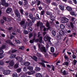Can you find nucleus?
<instances>
[{"instance_id":"obj_12","label":"nucleus","mask_w":77,"mask_h":77,"mask_svg":"<svg viewBox=\"0 0 77 77\" xmlns=\"http://www.w3.org/2000/svg\"><path fill=\"white\" fill-rule=\"evenodd\" d=\"M15 62L13 60H12L9 63V65L10 66H13L14 65Z\"/></svg>"},{"instance_id":"obj_36","label":"nucleus","mask_w":77,"mask_h":77,"mask_svg":"<svg viewBox=\"0 0 77 77\" xmlns=\"http://www.w3.org/2000/svg\"><path fill=\"white\" fill-rule=\"evenodd\" d=\"M35 70L36 71H39L41 70V69L39 67H36L35 68Z\"/></svg>"},{"instance_id":"obj_37","label":"nucleus","mask_w":77,"mask_h":77,"mask_svg":"<svg viewBox=\"0 0 77 77\" xmlns=\"http://www.w3.org/2000/svg\"><path fill=\"white\" fill-rule=\"evenodd\" d=\"M14 68L15 69H17V68H18V63H17L14 65Z\"/></svg>"},{"instance_id":"obj_13","label":"nucleus","mask_w":77,"mask_h":77,"mask_svg":"<svg viewBox=\"0 0 77 77\" xmlns=\"http://www.w3.org/2000/svg\"><path fill=\"white\" fill-rule=\"evenodd\" d=\"M70 25H68V27H69V28H71V27L72 29H74V24L72 22H70Z\"/></svg>"},{"instance_id":"obj_28","label":"nucleus","mask_w":77,"mask_h":77,"mask_svg":"<svg viewBox=\"0 0 77 77\" xmlns=\"http://www.w3.org/2000/svg\"><path fill=\"white\" fill-rule=\"evenodd\" d=\"M4 48H6V46L4 45H3L2 47L0 48V50L1 51H2V49H4Z\"/></svg>"},{"instance_id":"obj_44","label":"nucleus","mask_w":77,"mask_h":77,"mask_svg":"<svg viewBox=\"0 0 77 77\" xmlns=\"http://www.w3.org/2000/svg\"><path fill=\"white\" fill-rule=\"evenodd\" d=\"M58 54V53L57 54L56 52H55L53 53L52 55L54 56H55V57H56L57 56Z\"/></svg>"},{"instance_id":"obj_23","label":"nucleus","mask_w":77,"mask_h":77,"mask_svg":"<svg viewBox=\"0 0 77 77\" xmlns=\"http://www.w3.org/2000/svg\"><path fill=\"white\" fill-rule=\"evenodd\" d=\"M29 18L31 19H32V18L33 17V14H32V13H30L29 14Z\"/></svg>"},{"instance_id":"obj_11","label":"nucleus","mask_w":77,"mask_h":77,"mask_svg":"<svg viewBox=\"0 0 77 77\" xmlns=\"http://www.w3.org/2000/svg\"><path fill=\"white\" fill-rule=\"evenodd\" d=\"M2 52L0 53V59H2L5 55L4 54H3L4 53V51L3 50H2L1 51Z\"/></svg>"},{"instance_id":"obj_19","label":"nucleus","mask_w":77,"mask_h":77,"mask_svg":"<svg viewBox=\"0 0 77 77\" xmlns=\"http://www.w3.org/2000/svg\"><path fill=\"white\" fill-rule=\"evenodd\" d=\"M62 36L61 35L59 34H57L56 36L57 38L58 39H62Z\"/></svg>"},{"instance_id":"obj_59","label":"nucleus","mask_w":77,"mask_h":77,"mask_svg":"<svg viewBox=\"0 0 77 77\" xmlns=\"http://www.w3.org/2000/svg\"><path fill=\"white\" fill-rule=\"evenodd\" d=\"M4 64V62L2 61H0V65H3Z\"/></svg>"},{"instance_id":"obj_6","label":"nucleus","mask_w":77,"mask_h":77,"mask_svg":"<svg viewBox=\"0 0 77 77\" xmlns=\"http://www.w3.org/2000/svg\"><path fill=\"white\" fill-rule=\"evenodd\" d=\"M1 5L3 6H4L5 7H8L9 6V4L8 3H6V1L1 2Z\"/></svg>"},{"instance_id":"obj_49","label":"nucleus","mask_w":77,"mask_h":77,"mask_svg":"<svg viewBox=\"0 0 77 77\" xmlns=\"http://www.w3.org/2000/svg\"><path fill=\"white\" fill-rule=\"evenodd\" d=\"M10 45H11V46H13L14 47H15V45L13 43H12V42H11L9 44Z\"/></svg>"},{"instance_id":"obj_1","label":"nucleus","mask_w":77,"mask_h":77,"mask_svg":"<svg viewBox=\"0 0 77 77\" xmlns=\"http://www.w3.org/2000/svg\"><path fill=\"white\" fill-rule=\"evenodd\" d=\"M31 20H32V21L30 20L29 19H28L27 20V21L26 22V26L27 25H28L29 27H31L32 26V25L33 24V23H35V21H36V19H35V17H33L31 19Z\"/></svg>"},{"instance_id":"obj_29","label":"nucleus","mask_w":77,"mask_h":77,"mask_svg":"<svg viewBox=\"0 0 77 77\" xmlns=\"http://www.w3.org/2000/svg\"><path fill=\"white\" fill-rule=\"evenodd\" d=\"M32 59L35 62H37V61H38V57L35 56H33V58H32Z\"/></svg>"},{"instance_id":"obj_15","label":"nucleus","mask_w":77,"mask_h":77,"mask_svg":"<svg viewBox=\"0 0 77 77\" xmlns=\"http://www.w3.org/2000/svg\"><path fill=\"white\" fill-rule=\"evenodd\" d=\"M66 9L68 11L70 12V11H72V8L71 7H69V6H67L66 7Z\"/></svg>"},{"instance_id":"obj_2","label":"nucleus","mask_w":77,"mask_h":77,"mask_svg":"<svg viewBox=\"0 0 77 77\" xmlns=\"http://www.w3.org/2000/svg\"><path fill=\"white\" fill-rule=\"evenodd\" d=\"M38 48L40 49L41 52L42 53H45L47 52V51L46 50V48L44 46H42L41 47V45L40 44L38 45Z\"/></svg>"},{"instance_id":"obj_33","label":"nucleus","mask_w":77,"mask_h":77,"mask_svg":"<svg viewBox=\"0 0 77 77\" xmlns=\"http://www.w3.org/2000/svg\"><path fill=\"white\" fill-rule=\"evenodd\" d=\"M28 29L29 32H32V31L33 30V29L31 27H29Z\"/></svg>"},{"instance_id":"obj_54","label":"nucleus","mask_w":77,"mask_h":77,"mask_svg":"<svg viewBox=\"0 0 77 77\" xmlns=\"http://www.w3.org/2000/svg\"><path fill=\"white\" fill-rule=\"evenodd\" d=\"M11 42V41L10 40H7L6 41V43H7V44H8L10 43Z\"/></svg>"},{"instance_id":"obj_51","label":"nucleus","mask_w":77,"mask_h":77,"mask_svg":"<svg viewBox=\"0 0 77 77\" xmlns=\"http://www.w3.org/2000/svg\"><path fill=\"white\" fill-rule=\"evenodd\" d=\"M19 49L22 50H24V46H22L21 47L19 48Z\"/></svg>"},{"instance_id":"obj_42","label":"nucleus","mask_w":77,"mask_h":77,"mask_svg":"<svg viewBox=\"0 0 77 77\" xmlns=\"http://www.w3.org/2000/svg\"><path fill=\"white\" fill-rule=\"evenodd\" d=\"M33 35L32 33H30L29 34V38H30L32 37H33Z\"/></svg>"},{"instance_id":"obj_22","label":"nucleus","mask_w":77,"mask_h":77,"mask_svg":"<svg viewBox=\"0 0 77 77\" xmlns=\"http://www.w3.org/2000/svg\"><path fill=\"white\" fill-rule=\"evenodd\" d=\"M46 14L47 15H49V16H51L52 15H53L52 12L49 11H46Z\"/></svg>"},{"instance_id":"obj_14","label":"nucleus","mask_w":77,"mask_h":77,"mask_svg":"<svg viewBox=\"0 0 77 77\" xmlns=\"http://www.w3.org/2000/svg\"><path fill=\"white\" fill-rule=\"evenodd\" d=\"M16 57V55L11 54L10 56H9V57L10 59H14Z\"/></svg>"},{"instance_id":"obj_38","label":"nucleus","mask_w":77,"mask_h":77,"mask_svg":"<svg viewBox=\"0 0 77 77\" xmlns=\"http://www.w3.org/2000/svg\"><path fill=\"white\" fill-rule=\"evenodd\" d=\"M39 64L40 65H42L44 68H45V63H39Z\"/></svg>"},{"instance_id":"obj_16","label":"nucleus","mask_w":77,"mask_h":77,"mask_svg":"<svg viewBox=\"0 0 77 77\" xmlns=\"http://www.w3.org/2000/svg\"><path fill=\"white\" fill-rule=\"evenodd\" d=\"M15 59H16L17 60H18V61H23V58H21L20 57L17 56L15 57Z\"/></svg>"},{"instance_id":"obj_53","label":"nucleus","mask_w":77,"mask_h":77,"mask_svg":"<svg viewBox=\"0 0 77 77\" xmlns=\"http://www.w3.org/2000/svg\"><path fill=\"white\" fill-rule=\"evenodd\" d=\"M23 11L24 10L23 9L20 10V12L22 15H23L24 14V13H23Z\"/></svg>"},{"instance_id":"obj_61","label":"nucleus","mask_w":77,"mask_h":77,"mask_svg":"<svg viewBox=\"0 0 77 77\" xmlns=\"http://www.w3.org/2000/svg\"><path fill=\"white\" fill-rule=\"evenodd\" d=\"M23 71H25V72H26L27 71V68L26 67H23Z\"/></svg>"},{"instance_id":"obj_9","label":"nucleus","mask_w":77,"mask_h":77,"mask_svg":"<svg viewBox=\"0 0 77 77\" xmlns=\"http://www.w3.org/2000/svg\"><path fill=\"white\" fill-rule=\"evenodd\" d=\"M59 7L61 11H64V9H65V5H59Z\"/></svg>"},{"instance_id":"obj_31","label":"nucleus","mask_w":77,"mask_h":77,"mask_svg":"<svg viewBox=\"0 0 77 77\" xmlns=\"http://www.w3.org/2000/svg\"><path fill=\"white\" fill-rule=\"evenodd\" d=\"M42 27H45V26H43V23H40V28L42 29Z\"/></svg>"},{"instance_id":"obj_52","label":"nucleus","mask_w":77,"mask_h":77,"mask_svg":"<svg viewBox=\"0 0 77 77\" xmlns=\"http://www.w3.org/2000/svg\"><path fill=\"white\" fill-rule=\"evenodd\" d=\"M16 71L17 72H20L21 71V68L18 69L16 70Z\"/></svg>"},{"instance_id":"obj_56","label":"nucleus","mask_w":77,"mask_h":77,"mask_svg":"<svg viewBox=\"0 0 77 77\" xmlns=\"http://www.w3.org/2000/svg\"><path fill=\"white\" fill-rule=\"evenodd\" d=\"M38 8L40 11H41V10H42V6L41 5H40V6L38 7Z\"/></svg>"},{"instance_id":"obj_40","label":"nucleus","mask_w":77,"mask_h":77,"mask_svg":"<svg viewBox=\"0 0 77 77\" xmlns=\"http://www.w3.org/2000/svg\"><path fill=\"white\" fill-rule=\"evenodd\" d=\"M35 17L37 20H39V19H40V18H39V15L38 14H36V16H35Z\"/></svg>"},{"instance_id":"obj_34","label":"nucleus","mask_w":77,"mask_h":77,"mask_svg":"<svg viewBox=\"0 0 77 77\" xmlns=\"http://www.w3.org/2000/svg\"><path fill=\"white\" fill-rule=\"evenodd\" d=\"M39 42L40 43H42V36H41L39 38Z\"/></svg>"},{"instance_id":"obj_50","label":"nucleus","mask_w":77,"mask_h":77,"mask_svg":"<svg viewBox=\"0 0 77 77\" xmlns=\"http://www.w3.org/2000/svg\"><path fill=\"white\" fill-rule=\"evenodd\" d=\"M17 51V50L13 49L11 51V53H15Z\"/></svg>"},{"instance_id":"obj_27","label":"nucleus","mask_w":77,"mask_h":77,"mask_svg":"<svg viewBox=\"0 0 77 77\" xmlns=\"http://www.w3.org/2000/svg\"><path fill=\"white\" fill-rule=\"evenodd\" d=\"M51 33L52 35H53V36H54L56 35V32L55 30H53L52 31Z\"/></svg>"},{"instance_id":"obj_3","label":"nucleus","mask_w":77,"mask_h":77,"mask_svg":"<svg viewBox=\"0 0 77 77\" xmlns=\"http://www.w3.org/2000/svg\"><path fill=\"white\" fill-rule=\"evenodd\" d=\"M69 21V19L65 17H63L61 20V22L62 23H67Z\"/></svg>"},{"instance_id":"obj_57","label":"nucleus","mask_w":77,"mask_h":77,"mask_svg":"<svg viewBox=\"0 0 77 77\" xmlns=\"http://www.w3.org/2000/svg\"><path fill=\"white\" fill-rule=\"evenodd\" d=\"M27 4V1H24L23 3V6H25Z\"/></svg>"},{"instance_id":"obj_26","label":"nucleus","mask_w":77,"mask_h":77,"mask_svg":"<svg viewBox=\"0 0 77 77\" xmlns=\"http://www.w3.org/2000/svg\"><path fill=\"white\" fill-rule=\"evenodd\" d=\"M51 4L52 6H57V4L55 2H52L51 3Z\"/></svg>"},{"instance_id":"obj_8","label":"nucleus","mask_w":77,"mask_h":77,"mask_svg":"<svg viewBox=\"0 0 77 77\" xmlns=\"http://www.w3.org/2000/svg\"><path fill=\"white\" fill-rule=\"evenodd\" d=\"M51 38L49 37L48 36H47L46 37L44 38V40L46 42L47 41H51Z\"/></svg>"},{"instance_id":"obj_64","label":"nucleus","mask_w":77,"mask_h":77,"mask_svg":"<svg viewBox=\"0 0 77 77\" xmlns=\"http://www.w3.org/2000/svg\"><path fill=\"white\" fill-rule=\"evenodd\" d=\"M42 62H43V63H49L48 62L45 61L44 60H42Z\"/></svg>"},{"instance_id":"obj_7","label":"nucleus","mask_w":77,"mask_h":77,"mask_svg":"<svg viewBox=\"0 0 77 77\" xmlns=\"http://www.w3.org/2000/svg\"><path fill=\"white\" fill-rule=\"evenodd\" d=\"M12 9L11 8H8L6 10V12L7 14H9L12 12Z\"/></svg>"},{"instance_id":"obj_58","label":"nucleus","mask_w":77,"mask_h":77,"mask_svg":"<svg viewBox=\"0 0 77 77\" xmlns=\"http://www.w3.org/2000/svg\"><path fill=\"white\" fill-rule=\"evenodd\" d=\"M36 3V2L35 1H32L31 2V5L32 6H33L34 5H35Z\"/></svg>"},{"instance_id":"obj_55","label":"nucleus","mask_w":77,"mask_h":77,"mask_svg":"<svg viewBox=\"0 0 77 77\" xmlns=\"http://www.w3.org/2000/svg\"><path fill=\"white\" fill-rule=\"evenodd\" d=\"M2 18L3 20H4L5 21H7V18L6 17H5V16H3L2 17Z\"/></svg>"},{"instance_id":"obj_24","label":"nucleus","mask_w":77,"mask_h":77,"mask_svg":"<svg viewBox=\"0 0 77 77\" xmlns=\"http://www.w3.org/2000/svg\"><path fill=\"white\" fill-rule=\"evenodd\" d=\"M71 20L72 22V23H73L74 24V23H75V22L76 21V19L75 18L72 17L71 19Z\"/></svg>"},{"instance_id":"obj_60","label":"nucleus","mask_w":77,"mask_h":77,"mask_svg":"<svg viewBox=\"0 0 77 77\" xmlns=\"http://www.w3.org/2000/svg\"><path fill=\"white\" fill-rule=\"evenodd\" d=\"M44 12H45V11L44 10H42L41 11V15H44Z\"/></svg>"},{"instance_id":"obj_45","label":"nucleus","mask_w":77,"mask_h":77,"mask_svg":"<svg viewBox=\"0 0 77 77\" xmlns=\"http://www.w3.org/2000/svg\"><path fill=\"white\" fill-rule=\"evenodd\" d=\"M70 13L71 15L72 16H74V15H75V12H74V11L70 12Z\"/></svg>"},{"instance_id":"obj_21","label":"nucleus","mask_w":77,"mask_h":77,"mask_svg":"<svg viewBox=\"0 0 77 77\" xmlns=\"http://www.w3.org/2000/svg\"><path fill=\"white\" fill-rule=\"evenodd\" d=\"M60 28L61 29H62L63 30L65 28V25L63 24H61L60 25Z\"/></svg>"},{"instance_id":"obj_43","label":"nucleus","mask_w":77,"mask_h":77,"mask_svg":"<svg viewBox=\"0 0 77 77\" xmlns=\"http://www.w3.org/2000/svg\"><path fill=\"white\" fill-rule=\"evenodd\" d=\"M23 33H24V34H25V35H27V34H28V33H29V32H28V31L26 30H24Z\"/></svg>"},{"instance_id":"obj_35","label":"nucleus","mask_w":77,"mask_h":77,"mask_svg":"<svg viewBox=\"0 0 77 77\" xmlns=\"http://www.w3.org/2000/svg\"><path fill=\"white\" fill-rule=\"evenodd\" d=\"M20 24L21 26H23V25L25 24V21L22 20L20 23Z\"/></svg>"},{"instance_id":"obj_4","label":"nucleus","mask_w":77,"mask_h":77,"mask_svg":"<svg viewBox=\"0 0 77 77\" xmlns=\"http://www.w3.org/2000/svg\"><path fill=\"white\" fill-rule=\"evenodd\" d=\"M15 15L18 18H20L21 17V14L19 12L18 10H15Z\"/></svg>"},{"instance_id":"obj_20","label":"nucleus","mask_w":77,"mask_h":77,"mask_svg":"<svg viewBox=\"0 0 77 77\" xmlns=\"http://www.w3.org/2000/svg\"><path fill=\"white\" fill-rule=\"evenodd\" d=\"M35 76L36 77H42V75L39 73H36L35 74Z\"/></svg>"},{"instance_id":"obj_25","label":"nucleus","mask_w":77,"mask_h":77,"mask_svg":"<svg viewBox=\"0 0 77 77\" xmlns=\"http://www.w3.org/2000/svg\"><path fill=\"white\" fill-rule=\"evenodd\" d=\"M24 65L26 66H29V65H30V63H29V62L25 63H24Z\"/></svg>"},{"instance_id":"obj_48","label":"nucleus","mask_w":77,"mask_h":77,"mask_svg":"<svg viewBox=\"0 0 77 77\" xmlns=\"http://www.w3.org/2000/svg\"><path fill=\"white\" fill-rule=\"evenodd\" d=\"M36 33H34V36H33V40H35V39H36Z\"/></svg>"},{"instance_id":"obj_18","label":"nucleus","mask_w":77,"mask_h":77,"mask_svg":"<svg viewBox=\"0 0 77 77\" xmlns=\"http://www.w3.org/2000/svg\"><path fill=\"white\" fill-rule=\"evenodd\" d=\"M35 2L36 3V4L37 5L38 7L39 6V5H41V1L39 0H36Z\"/></svg>"},{"instance_id":"obj_46","label":"nucleus","mask_w":77,"mask_h":77,"mask_svg":"<svg viewBox=\"0 0 77 77\" xmlns=\"http://www.w3.org/2000/svg\"><path fill=\"white\" fill-rule=\"evenodd\" d=\"M37 56L38 57H41V54L39 53H37Z\"/></svg>"},{"instance_id":"obj_41","label":"nucleus","mask_w":77,"mask_h":77,"mask_svg":"<svg viewBox=\"0 0 77 77\" xmlns=\"http://www.w3.org/2000/svg\"><path fill=\"white\" fill-rule=\"evenodd\" d=\"M77 60H76L75 59H74V60L73 61V63H74V65H75L77 63Z\"/></svg>"},{"instance_id":"obj_5","label":"nucleus","mask_w":77,"mask_h":77,"mask_svg":"<svg viewBox=\"0 0 77 77\" xmlns=\"http://www.w3.org/2000/svg\"><path fill=\"white\" fill-rule=\"evenodd\" d=\"M11 73V71L9 70H5L3 72L4 75H8Z\"/></svg>"},{"instance_id":"obj_17","label":"nucleus","mask_w":77,"mask_h":77,"mask_svg":"<svg viewBox=\"0 0 77 77\" xmlns=\"http://www.w3.org/2000/svg\"><path fill=\"white\" fill-rule=\"evenodd\" d=\"M50 19L52 21H54L55 20V17L54 16L52 15L50 16Z\"/></svg>"},{"instance_id":"obj_62","label":"nucleus","mask_w":77,"mask_h":77,"mask_svg":"<svg viewBox=\"0 0 77 77\" xmlns=\"http://www.w3.org/2000/svg\"><path fill=\"white\" fill-rule=\"evenodd\" d=\"M46 26L47 27H49V26H50V23H49L48 21L46 22Z\"/></svg>"},{"instance_id":"obj_32","label":"nucleus","mask_w":77,"mask_h":77,"mask_svg":"<svg viewBox=\"0 0 77 77\" xmlns=\"http://www.w3.org/2000/svg\"><path fill=\"white\" fill-rule=\"evenodd\" d=\"M62 72L63 75H66L68 74L67 73H66V71H65V70H64L63 72Z\"/></svg>"},{"instance_id":"obj_63","label":"nucleus","mask_w":77,"mask_h":77,"mask_svg":"<svg viewBox=\"0 0 77 77\" xmlns=\"http://www.w3.org/2000/svg\"><path fill=\"white\" fill-rule=\"evenodd\" d=\"M18 4L20 5V6H21L22 5H23V2H22L20 1H19L18 2Z\"/></svg>"},{"instance_id":"obj_47","label":"nucleus","mask_w":77,"mask_h":77,"mask_svg":"<svg viewBox=\"0 0 77 77\" xmlns=\"http://www.w3.org/2000/svg\"><path fill=\"white\" fill-rule=\"evenodd\" d=\"M13 77H18V75L17 73H14L13 74Z\"/></svg>"},{"instance_id":"obj_39","label":"nucleus","mask_w":77,"mask_h":77,"mask_svg":"<svg viewBox=\"0 0 77 77\" xmlns=\"http://www.w3.org/2000/svg\"><path fill=\"white\" fill-rule=\"evenodd\" d=\"M27 69L30 71V70H32V69H33V67L29 66L27 67Z\"/></svg>"},{"instance_id":"obj_10","label":"nucleus","mask_w":77,"mask_h":77,"mask_svg":"<svg viewBox=\"0 0 77 77\" xmlns=\"http://www.w3.org/2000/svg\"><path fill=\"white\" fill-rule=\"evenodd\" d=\"M59 33L60 35H61L62 36H63L65 35V32L63 30H61L59 31Z\"/></svg>"},{"instance_id":"obj_30","label":"nucleus","mask_w":77,"mask_h":77,"mask_svg":"<svg viewBox=\"0 0 77 77\" xmlns=\"http://www.w3.org/2000/svg\"><path fill=\"white\" fill-rule=\"evenodd\" d=\"M51 53H54V48L53 47H51Z\"/></svg>"}]
</instances>
